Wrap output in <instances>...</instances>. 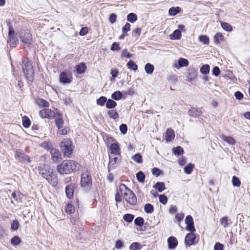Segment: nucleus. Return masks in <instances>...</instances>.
<instances>
[{"instance_id": "f257e3e1", "label": "nucleus", "mask_w": 250, "mask_h": 250, "mask_svg": "<svg viewBox=\"0 0 250 250\" xmlns=\"http://www.w3.org/2000/svg\"><path fill=\"white\" fill-rule=\"evenodd\" d=\"M130 205H135L137 203V199L134 192L129 188L125 184H121L119 189L115 195L116 206L122 201V197Z\"/></svg>"}, {"instance_id": "f03ea898", "label": "nucleus", "mask_w": 250, "mask_h": 250, "mask_svg": "<svg viewBox=\"0 0 250 250\" xmlns=\"http://www.w3.org/2000/svg\"><path fill=\"white\" fill-rule=\"evenodd\" d=\"M81 167L80 164L76 161L65 160L57 167V170L61 174H68L79 170Z\"/></svg>"}, {"instance_id": "7ed1b4c3", "label": "nucleus", "mask_w": 250, "mask_h": 250, "mask_svg": "<svg viewBox=\"0 0 250 250\" xmlns=\"http://www.w3.org/2000/svg\"><path fill=\"white\" fill-rule=\"evenodd\" d=\"M39 173L45 178L52 187H56L58 184V178L57 174L48 166L42 165L38 167Z\"/></svg>"}, {"instance_id": "20e7f679", "label": "nucleus", "mask_w": 250, "mask_h": 250, "mask_svg": "<svg viewBox=\"0 0 250 250\" xmlns=\"http://www.w3.org/2000/svg\"><path fill=\"white\" fill-rule=\"evenodd\" d=\"M22 70L26 79L32 82L34 80V70L30 61L27 57H24L22 59Z\"/></svg>"}, {"instance_id": "39448f33", "label": "nucleus", "mask_w": 250, "mask_h": 250, "mask_svg": "<svg viewBox=\"0 0 250 250\" xmlns=\"http://www.w3.org/2000/svg\"><path fill=\"white\" fill-rule=\"evenodd\" d=\"M59 146L64 157L70 158L74 150L72 141L70 138L63 139Z\"/></svg>"}, {"instance_id": "423d86ee", "label": "nucleus", "mask_w": 250, "mask_h": 250, "mask_svg": "<svg viewBox=\"0 0 250 250\" xmlns=\"http://www.w3.org/2000/svg\"><path fill=\"white\" fill-rule=\"evenodd\" d=\"M7 25L9 28L7 43L11 47L15 48L19 43V40L15 36V31L11 23L8 22Z\"/></svg>"}, {"instance_id": "0eeeda50", "label": "nucleus", "mask_w": 250, "mask_h": 250, "mask_svg": "<svg viewBox=\"0 0 250 250\" xmlns=\"http://www.w3.org/2000/svg\"><path fill=\"white\" fill-rule=\"evenodd\" d=\"M81 185L83 187H88L92 185V178L90 171L88 168H86L82 173Z\"/></svg>"}, {"instance_id": "6e6552de", "label": "nucleus", "mask_w": 250, "mask_h": 250, "mask_svg": "<svg viewBox=\"0 0 250 250\" xmlns=\"http://www.w3.org/2000/svg\"><path fill=\"white\" fill-rule=\"evenodd\" d=\"M109 163L108 164V170H113L117 167L122 160V156H109Z\"/></svg>"}, {"instance_id": "1a4fd4ad", "label": "nucleus", "mask_w": 250, "mask_h": 250, "mask_svg": "<svg viewBox=\"0 0 250 250\" xmlns=\"http://www.w3.org/2000/svg\"><path fill=\"white\" fill-rule=\"evenodd\" d=\"M72 79V74L70 70H65L59 76L60 82L64 84L71 83Z\"/></svg>"}, {"instance_id": "9d476101", "label": "nucleus", "mask_w": 250, "mask_h": 250, "mask_svg": "<svg viewBox=\"0 0 250 250\" xmlns=\"http://www.w3.org/2000/svg\"><path fill=\"white\" fill-rule=\"evenodd\" d=\"M57 111L52 110L51 109L45 108L39 112L40 117L42 119H52L56 117Z\"/></svg>"}, {"instance_id": "9b49d317", "label": "nucleus", "mask_w": 250, "mask_h": 250, "mask_svg": "<svg viewBox=\"0 0 250 250\" xmlns=\"http://www.w3.org/2000/svg\"><path fill=\"white\" fill-rule=\"evenodd\" d=\"M112 142H114L112 143L109 147V149L108 151V156H120L121 154V150L119 146V144L117 142L116 140L112 138H110Z\"/></svg>"}, {"instance_id": "f8f14e48", "label": "nucleus", "mask_w": 250, "mask_h": 250, "mask_svg": "<svg viewBox=\"0 0 250 250\" xmlns=\"http://www.w3.org/2000/svg\"><path fill=\"white\" fill-rule=\"evenodd\" d=\"M15 157L20 163H24L25 162L30 163L31 162V158L29 157V156L22 153V151L21 149L16 150L15 154Z\"/></svg>"}, {"instance_id": "ddd939ff", "label": "nucleus", "mask_w": 250, "mask_h": 250, "mask_svg": "<svg viewBox=\"0 0 250 250\" xmlns=\"http://www.w3.org/2000/svg\"><path fill=\"white\" fill-rule=\"evenodd\" d=\"M33 41V37L31 33L28 29L24 31L23 34L21 37L22 42L30 45Z\"/></svg>"}, {"instance_id": "4468645a", "label": "nucleus", "mask_w": 250, "mask_h": 250, "mask_svg": "<svg viewBox=\"0 0 250 250\" xmlns=\"http://www.w3.org/2000/svg\"><path fill=\"white\" fill-rule=\"evenodd\" d=\"M76 188V184L75 183H70L68 184L65 189L66 195L69 199H73L74 197V192Z\"/></svg>"}, {"instance_id": "2eb2a0df", "label": "nucleus", "mask_w": 250, "mask_h": 250, "mask_svg": "<svg viewBox=\"0 0 250 250\" xmlns=\"http://www.w3.org/2000/svg\"><path fill=\"white\" fill-rule=\"evenodd\" d=\"M55 111H57V114L55 118V123L58 128L60 129L62 128L64 124V121L62 119V114L57 108L55 109Z\"/></svg>"}, {"instance_id": "dca6fc26", "label": "nucleus", "mask_w": 250, "mask_h": 250, "mask_svg": "<svg viewBox=\"0 0 250 250\" xmlns=\"http://www.w3.org/2000/svg\"><path fill=\"white\" fill-rule=\"evenodd\" d=\"M195 238L196 235L194 232H190V233H188L185 239V244L189 246L194 244Z\"/></svg>"}, {"instance_id": "f3484780", "label": "nucleus", "mask_w": 250, "mask_h": 250, "mask_svg": "<svg viewBox=\"0 0 250 250\" xmlns=\"http://www.w3.org/2000/svg\"><path fill=\"white\" fill-rule=\"evenodd\" d=\"M197 75V71L193 68H190L188 70L187 80L188 82H191L196 78Z\"/></svg>"}, {"instance_id": "a211bd4d", "label": "nucleus", "mask_w": 250, "mask_h": 250, "mask_svg": "<svg viewBox=\"0 0 250 250\" xmlns=\"http://www.w3.org/2000/svg\"><path fill=\"white\" fill-rule=\"evenodd\" d=\"M50 152L52 159L54 162H57L61 159V154L59 151L57 149L52 148Z\"/></svg>"}, {"instance_id": "6ab92c4d", "label": "nucleus", "mask_w": 250, "mask_h": 250, "mask_svg": "<svg viewBox=\"0 0 250 250\" xmlns=\"http://www.w3.org/2000/svg\"><path fill=\"white\" fill-rule=\"evenodd\" d=\"M188 113L190 116L198 117L202 114V108L192 107L189 109Z\"/></svg>"}, {"instance_id": "aec40b11", "label": "nucleus", "mask_w": 250, "mask_h": 250, "mask_svg": "<svg viewBox=\"0 0 250 250\" xmlns=\"http://www.w3.org/2000/svg\"><path fill=\"white\" fill-rule=\"evenodd\" d=\"M188 64L189 62L187 59L181 58L178 60L177 63L173 65V67L179 69L180 67L188 66Z\"/></svg>"}, {"instance_id": "412c9836", "label": "nucleus", "mask_w": 250, "mask_h": 250, "mask_svg": "<svg viewBox=\"0 0 250 250\" xmlns=\"http://www.w3.org/2000/svg\"><path fill=\"white\" fill-rule=\"evenodd\" d=\"M175 136V132L172 129H167L165 136V140L167 142H170L172 141L174 139Z\"/></svg>"}, {"instance_id": "4be33fe9", "label": "nucleus", "mask_w": 250, "mask_h": 250, "mask_svg": "<svg viewBox=\"0 0 250 250\" xmlns=\"http://www.w3.org/2000/svg\"><path fill=\"white\" fill-rule=\"evenodd\" d=\"M75 68L76 71L78 74L84 73L87 69V66L84 62H81L80 64L77 65Z\"/></svg>"}, {"instance_id": "5701e85b", "label": "nucleus", "mask_w": 250, "mask_h": 250, "mask_svg": "<svg viewBox=\"0 0 250 250\" xmlns=\"http://www.w3.org/2000/svg\"><path fill=\"white\" fill-rule=\"evenodd\" d=\"M169 248L174 249L178 245V241L177 239L173 236L169 237L167 240Z\"/></svg>"}, {"instance_id": "b1692460", "label": "nucleus", "mask_w": 250, "mask_h": 250, "mask_svg": "<svg viewBox=\"0 0 250 250\" xmlns=\"http://www.w3.org/2000/svg\"><path fill=\"white\" fill-rule=\"evenodd\" d=\"M224 39V35L220 32L215 34L213 37V41L216 44H219L220 42L223 41Z\"/></svg>"}, {"instance_id": "393cba45", "label": "nucleus", "mask_w": 250, "mask_h": 250, "mask_svg": "<svg viewBox=\"0 0 250 250\" xmlns=\"http://www.w3.org/2000/svg\"><path fill=\"white\" fill-rule=\"evenodd\" d=\"M181 11V8L180 7H172L169 9L168 14L170 16H175Z\"/></svg>"}, {"instance_id": "a878e982", "label": "nucleus", "mask_w": 250, "mask_h": 250, "mask_svg": "<svg viewBox=\"0 0 250 250\" xmlns=\"http://www.w3.org/2000/svg\"><path fill=\"white\" fill-rule=\"evenodd\" d=\"M36 103L38 105L41 107L47 108L49 106V103L46 100L41 98H38L36 100Z\"/></svg>"}, {"instance_id": "bb28decb", "label": "nucleus", "mask_w": 250, "mask_h": 250, "mask_svg": "<svg viewBox=\"0 0 250 250\" xmlns=\"http://www.w3.org/2000/svg\"><path fill=\"white\" fill-rule=\"evenodd\" d=\"M107 114L109 117L114 120H116L119 118V114L116 109H110L107 111Z\"/></svg>"}, {"instance_id": "cd10ccee", "label": "nucleus", "mask_w": 250, "mask_h": 250, "mask_svg": "<svg viewBox=\"0 0 250 250\" xmlns=\"http://www.w3.org/2000/svg\"><path fill=\"white\" fill-rule=\"evenodd\" d=\"M153 188L158 190V191L160 192H162L166 188L164 183L160 182H158L157 183H156L154 185Z\"/></svg>"}, {"instance_id": "c85d7f7f", "label": "nucleus", "mask_w": 250, "mask_h": 250, "mask_svg": "<svg viewBox=\"0 0 250 250\" xmlns=\"http://www.w3.org/2000/svg\"><path fill=\"white\" fill-rule=\"evenodd\" d=\"M22 125L25 128H28L31 124L30 119L26 116H24L22 117Z\"/></svg>"}, {"instance_id": "c756f323", "label": "nucleus", "mask_w": 250, "mask_h": 250, "mask_svg": "<svg viewBox=\"0 0 250 250\" xmlns=\"http://www.w3.org/2000/svg\"><path fill=\"white\" fill-rule=\"evenodd\" d=\"M106 107L109 109H113L115 108L117 105V103L112 99L107 100L106 103Z\"/></svg>"}, {"instance_id": "7c9ffc66", "label": "nucleus", "mask_w": 250, "mask_h": 250, "mask_svg": "<svg viewBox=\"0 0 250 250\" xmlns=\"http://www.w3.org/2000/svg\"><path fill=\"white\" fill-rule=\"evenodd\" d=\"M127 68L136 71L138 69V65L132 60H130L126 64Z\"/></svg>"}, {"instance_id": "2f4dec72", "label": "nucleus", "mask_w": 250, "mask_h": 250, "mask_svg": "<svg viewBox=\"0 0 250 250\" xmlns=\"http://www.w3.org/2000/svg\"><path fill=\"white\" fill-rule=\"evenodd\" d=\"M222 138L224 141L231 145H234L236 143L234 139L231 136H223Z\"/></svg>"}, {"instance_id": "473e14b6", "label": "nucleus", "mask_w": 250, "mask_h": 250, "mask_svg": "<svg viewBox=\"0 0 250 250\" xmlns=\"http://www.w3.org/2000/svg\"><path fill=\"white\" fill-rule=\"evenodd\" d=\"M199 41L204 44L208 45L209 43V39L206 35H200L198 37Z\"/></svg>"}, {"instance_id": "72a5a7b5", "label": "nucleus", "mask_w": 250, "mask_h": 250, "mask_svg": "<svg viewBox=\"0 0 250 250\" xmlns=\"http://www.w3.org/2000/svg\"><path fill=\"white\" fill-rule=\"evenodd\" d=\"M145 69L147 74H151L154 71V66L153 64L147 63L145 65Z\"/></svg>"}, {"instance_id": "f704fd0d", "label": "nucleus", "mask_w": 250, "mask_h": 250, "mask_svg": "<svg viewBox=\"0 0 250 250\" xmlns=\"http://www.w3.org/2000/svg\"><path fill=\"white\" fill-rule=\"evenodd\" d=\"M142 246L139 242H133L129 246L130 250H140Z\"/></svg>"}, {"instance_id": "c9c22d12", "label": "nucleus", "mask_w": 250, "mask_h": 250, "mask_svg": "<svg viewBox=\"0 0 250 250\" xmlns=\"http://www.w3.org/2000/svg\"><path fill=\"white\" fill-rule=\"evenodd\" d=\"M123 96L122 93L120 91H116L113 92L111 95V98L115 100H119L122 99Z\"/></svg>"}, {"instance_id": "e433bc0d", "label": "nucleus", "mask_w": 250, "mask_h": 250, "mask_svg": "<svg viewBox=\"0 0 250 250\" xmlns=\"http://www.w3.org/2000/svg\"><path fill=\"white\" fill-rule=\"evenodd\" d=\"M194 167V165L191 163H189L184 167V172L187 174H189L191 173Z\"/></svg>"}, {"instance_id": "4c0bfd02", "label": "nucleus", "mask_w": 250, "mask_h": 250, "mask_svg": "<svg viewBox=\"0 0 250 250\" xmlns=\"http://www.w3.org/2000/svg\"><path fill=\"white\" fill-rule=\"evenodd\" d=\"M137 16L133 13H129L127 16V20L131 23H133L136 21L137 20Z\"/></svg>"}, {"instance_id": "58836bf2", "label": "nucleus", "mask_w": 250, "mask_h": 250, "mask_svg": "<svg viewBox=\"0 0 250 250\" xmlns=\"http://www.w3.org/2000/svg\"><path fill=\"white\" fill-rule=\"evenodd\" d=\"M172 151H173V153L175 155H182L184 152V150L183 148L180 146H178L176 147H174L172 149Z\"/></svg>"}, {"instance_id": "ea45409f", "label": "nucleus", "mask_w": 250, "mask_h": 250, "mask_svg": "<svg viewBox=\"0 0 250 250\" xmlns=\"http://www.w3.org/2000/svg\"><path fill=\"white\" fill-rule=\"evenodd\" d=\"M107 98L104 96H101L96 100V104L100 106H104L106 103Z\"/></svg>"}, {"instance_id": "a19ab883", "label": "nucleus", "mask_w": 250, "mask_h": 250, "mask_svg": "<svg viewBox=\"0 0 250 250\" xmlns=\"http://www.w3.org/2000/svg\"><path fill=\"white\" fill-rule=\"evenodd\" d=\"M222 27L224 30L227 31H231L232 30V26L228 22H221Z\"/></svg>"}, {"instance_id": "79ce46f5", "label": "nucleus", "mask_w": 250, "mask_h": 250, "mask_svg": "<svg viewBox=\"0 0 250 250\" xmlns=\"http://www.w3.org/2000/svg\"><path fill=\"white\" fill-rule=\"evenodd\" d=\"M210 67L208 64H204L200 68V72L204 75H207L209 72Z\"/></svg>"}, {"instance_id": "37998d69", "label": "nucleus", "mask_w": 250, "mask_h": 250, "mask_svg": "<svg viewBox=\"0 0 250 250\" xmlns=\"http://www.w3.org/2000/svg\"><path fill=\"white\" fill-rule=\"evenodd\" d=\"M65 211L68 214H72L75 211V208L72 204H68L65 208Z\"/></svg>"}, {"instance_id": "c03bdc74", "label": "nucleus", "mask_w": 250, "mask_h": 250, "mask_svg": "<svg viewBox=\"0 0 250 250\" xmlns=\"http://www.w3.org/2000/svg\"><path fill=\"white\" fill-rule=\"evenodd\" d=\"M144 209L146 213H151L154 211V207L153 205L148 203L145 205Z\"/></svg>"}, {"instance_id": "a18cd8bd", "label": "nucleus", "mask_w": 250, "mask_h": 250, "mask_svg": "<svg viewBox=\"0 0 250 250\" xmlns=\"http://www.w3.org/2000/svg\"><path fill=\"white\" fill-rule=\"evenodd\" d=\"M134 218V215L129 213L125 214L123 216L124 220L127 223L131 222L133 221Z\"/></svg>"}, {"instance_id": "49530a36", "label": "nucleus", "mask_w": 250, "mask_h": 250, "mask_svg": "<svg viewBox=\"0 0 250 250\" xmlns=\"http://www.w3.org/2000/svg\"><path fill=\"white\" fill-rule=\"evenodd\" d=\"M21 239L18 236H14L11 239V243L13 246L18 245L21 243Z\"/></svg>"}, {"instance_id": "de8ad7c7", "label": "nucleus", "mask_w": 250, "mask_h": 250, "mask_svg": "<svg viewBox=\"0 0 250 250\" xmlns=\"http://www.w3.org/2000/svg\"><path fill=\"white\" fill-rule=\"evenodd\" d=\"M136 177H137V180L139 182H141V183H143L145 182V175L144 174V173L143 172L140 171V172H138L136 174Z\"/></svg>"}, {"instance_id": "09e8293b", "label": "nucleus", "mask_w": 250, "mask_h": 250, "mask_svg": "<svg viewBox=\"0 0 250 250\" xmlns=\"http://www.w3.org/2000/svg\"><path fill=\"white\" fill-rule=\"evenodd\" d=\"M232 183L234 187H239L241 186V181L236 176H233L232 177Z\"/></svg>"}, {"instance_id": "8fccbe9b", "label": "nucleus", "mask_w": 250, "mask_h": 250, "mask_svg": "<svg viewBox=\"0 0 250 250\" xmlns=\"http://www.w3.org/2000/svg\"><path fill=\"white\" fill-rule=\"evenodd\" d=\"M144 219L142 217H138L134 220V224L138 226L142 227L144 223Z\"/></svg>"}, {"instance_id": "3c124183", "label": "nucleus", "mask_w": 250, "mask_h": 250, "mask_svg": "<svg viewBox=\"0 0 250 250\" xmlns=\"http://www.w3.org/2000/svg\"><path fill=\"white\" fill-rule=\"evenodd\" d=\"M132 159L137 163H142L143 162L142 156L140 153L135 154L133 156Z\"/></svg>"}, {"instance_id": "603ef678", "label": "nucleus", "mask_w": 250, "mask_h": 250, "mask_svg": "<svg viewBox=\"0 0 250 250\" xmlns=\"http://www.w3.org/2000/svg\"><path fill=\"white\" fill-rule=\"evenodd\" d=\"M20 226V223L18 220H13L11 224V229L12 230H16L18 229Z\"/></svg>"}, {"instance_id": "864d4df0", "label": "nucleus", "mask_w": 250, "mask_h": 250, "mask_svg": "<svg viewBox=\"0 0 250 250\" xmlns=\"http://www.w3.org/2000/svg\"><path fill=\"white\" fill-rule=\"evenodd\" d=\"M220 222L221 224L225 228H227L228 225V218L227 216H224L220 219Z\"/></svg>"}, {"instance_id": "5fc2aeb1", "label": "nucleus", "mask_w": 250, "mask_h": 250, "mask_svg": "<svg viewBox=\"0 0 250 250\" xmlns=\"http://www.w3.org/2000/svg\"><path fill=\"white\" fill-rule=\"evenodd\" d=\"M41 146L43 148H44L46 149H50L51 150V149L52 148L51 147L52 146V143L50 142L45 141L42 144Z\"/></svg>"}, {"instance_id": "6e6d98bb", "label": "nucleus", "mask_w": 250, "mask_h": 250, "mask_svg": "<svg viewBox=\"0 0 250 250\" xmlns=\"http://www.w3.org/2000/svg\"><path fill=\"white\" fill-rule=\"evenodd\" d=\"M186 229L187 230L190 232H194L196 229L194 226V222L192 223L191 224H188L187 225Z\"/></svg>"}, {"instance_id": "4d7b16f0", "label": "nucleus", "mask_w": 250, "mask_h": 250, "mask_svg": "<svg viewBox=\"0 0 250 250\" xmlns=\"http://www.w3.org/2000/svg\"><path fill=\"white\" fill-rule=\"evenodd\" d=\"M159 201L163 205H166L167 202V197L165 195H160L159 196Z\"/></svg>"}, {"instance_id": "13d9d810", "label": "nucleus", "mask_w": 250, "mask_h": 250, "mask_svg": "<svg viewBox=\"0 0 250 250\" xmlns=\"http://www.w3.org/2000/svg\"><path fill=\"white\" fill-rule=\"evenodd\" d=\"M184 218V214L183 213H177L175 216V219L176 221L180 223L181 222Z\"/></svg>"}, {"instance_id": "bf43d9fd", "label": "nucleus", "mask_w": 250, "mask_h": 250, "mask_svg": "<svg viewBox=\"0 0 250 250\" xmlns=\"http://www.w3.org/2000/svg\"><path fill=\"white\" fill-rule=\"evenodd\" d=\"M152 173L154 175L158 177L163 173L162 170L157 167H154L152 169Z\"/></svg>"}, {"instance_id": "052dcab7", "label": "nucleus", "mask_w": 250, "mask_h": 250, "mask_svg": "<svg viewBox=\"0 0 250 250\" xmlns=\"http://www.w3.org/2000/svg\"><path fill=\"white\" fill-rule=\"evenodd\" d=\"M121 56L122 57H126L127 58H130L132 57L133 55L128 52L127 50L126 49H125L122 51Z\"/></svg>"}, {"instance_id": "680f3d73", "label": "nucleus", "mask_w": 250, "mask_h": 250, "mask_svg": "<svg viewBox=\"0 0 250 250\" xmlns=\"http://www.w3.org/2000/svg\"><path fill=\"white\" fill-rule=\"evenodd\" d=\"M131 25L130 23L126 22L122 28V32L127 34V32L130 30Z\"/></svg>"}, {"instance_id": "e2e57ef3", "label": "nucleus", "mask_w": 250, "mask_h": 250, "mask_svg": "<svg viewBox=\"0 0 250 250\" xmlns=\"http://www.w3.org/2000/svg\"><path fill=\"white\" fill-rule=\"evenodd\" d=\"M120 130L121 133L123 134H125L126 133L127 131V126L126 124H122L120 126Z\"/></svg>"}, {"instance_id": "0e129e2a", "label": "nucleus", "mask_w": 250, "mask_h": 250, "mask_svg": "<svg viewBox=\"0 0 250 250\" xmlns=\"http://www.w3.org/2000/svg\"><path fill=\"white\" fill-rule=\"evenodd\" d=\"M133 35L136 38H139L141 33V29L140 28H137L133 31Z\"/></svg>"}, {"instance_id": "69168bd1", "label": "nucleus", "mask_w": 250, "mask_h": 250, "mask_svg": "<svg viewBox=\"0 0 250 250\" xmlns=\"http://www.w3.org/2000/svg\"><path fill=\"white\" fill-rule=\"evenodd\" d=\"M214 250H223L224 245L219 242L216 243L214 247Z\"/></svg>"}, {"instance_id": "338daca9", "label": "nucleus", "mask_w": 250, "mask_h": 250, "mask_svg": "<svg viewBox=\"0 0 250 250\" xmlns=\"http://www.w3.org/2000/svg\"><path fill=\"white\" fill-rule=\"evenodd\" d=\"M110 49L112 51L119 50L120 49V47L119 46V43L116 42H113L111 46Z\"/></svg>"}, {"instance_id": "774afa93", "label": "nucleus", "mask_w": 250, "mask_h": 250, "mask_svg": "<svg viewBox=\"0 0 250 250\" xmlns=\"http://www.w3.org/2000/svg\"><path fill=\"white\" fill-rule=\"evenodd\" d=\"M212 74L215 76H218L220 73V70L218 66H215L212 69Z\"/></svg>"}]
</instances>
